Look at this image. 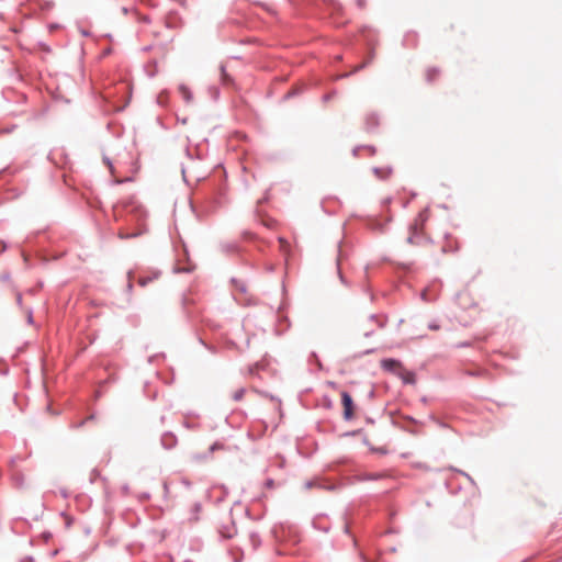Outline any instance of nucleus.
<instances>
[{"label": "nucleus", "mask_w": 562, "mask_h": 562, "mask_svg": "<svg viewBox=\"0 0 562 562\" xmlns=\"http://www.w3.org/2000/svg\"><path fill=\"white\" fill-rule=\"evenodd\" d=\"M179 92L187 102H190L192 100V93L187 86L180 85Z\"/></svg>", "instance_id": "6"}, {"label": "nucleus", "mask_w": 562, "mask_h": 562, "mask_svg": "<svg viewBox=\"0 0 562 562\" xmlns=\"http://www.w3.org/2000/svg\"><path fill=\"white\" fill-rule=\"evenodd\" d=\"M243 395H244V389H239L234 393L233 397H234V400L239 401L243 397Z\"/></svg>", "instance_id": "8"}, {"label": "nucleus", "mask_w": 562, "mask_h": 562, "mask_svg": "<svg viewBox=\"0 0 562 562\" xmlns=\"http://www.w3.org/2000/svg\"><path fill=\"white\" fill-rule=\"evenodd\" d=\"M159 273L158 272H155L153 273L151 276H147V277H144V276H140L138 279H137V283L142 286V288H145L147 286L149 283H153V282H156L158 279H159Z\"/></svg>", "instance_id": "5"}, {"label": "nucleus", "mask_w": 562, "mask_h": 562, "mask_svg": "<svg viewBox=\"0 0 562 562\" xmlns=\"http://www.w3.org/2000/svg\"><path fill=\"white\" fill-rule=\"evenodd\" d=\"M430 328H431V329H438V326H436V325H431V326H430Z\"/></svg>", "instance_id": "11"}, {"label": "nucleus", "mask_w": 562, "mask_h": 562, "mask_svg": "<svg viewBox=\"0 0 562 562\" xmlns=\"http://www.w3.org/2000/svg\"><path fill=\"white\" fill-rule=\"evenodd\" d=\"M381 366L383 369H385L390 372H393L396 375H397V372H400L401 369L403 368L402 363L394 359H384L381 361Z\"/></svg>", "instance_id": "3"}, {"label": "nucleus", "mask_w": 562, "mask_h": 562, "mask_svg": "<svg viewBox=\"0 0 562 562\" xmlns=\"http://www.w3.org/2000/svg\"><path fill=\"white\" fill-rule=\"evenodd\" d=\"M312 485H313L312 483H306V487H307V488H311V487H312Z\"/></svg>", "instance_id": "12"}, {"label": "nucleus", "mask_w": 562, "mask_h": 562, "mask_svg": "<svg viewBox=\"0 0 562 562\" xmlns=\"http://www.w3.org/2000/svg\"><path fill=\"white\" fill-rule=\"evenodd\" d=\"M105 162H106V165L109 166V168H110L111 172H112V173H114V169H113L112 164H111L108 159L105 160Z\"/></svg>", "instance_id": "9"}, {"label": "nucleus", "mask_w": 562, "mask_h": 562, "mask_svg": "<svg viewBox=\"0 0 562 562\" xmlns=\"http://www.w3.org/2000/svg\"><path fill=\"white\" fill-rule=\"evenodd\" d=\"M397 376H400L406 384H414L416 382L414 372L406 370L404 367L400 372H397Z\"/></svg>", "instance_id": "4"}, {"label": "nucleus", "mask_w": 562, "mask_h": 562, "mask_svg": "<svg viewBox=\"0 0 562 562\" xmlns=\"http://www.w3.org/2000/svg\"><path fill=\"white\" fill-rule=\"evenodd\" d=\"M427 218H428L427 211L419 213L418 218L415 221V223L412 227L413 234L408 237V241L411 244L415 243L414 238L416 237L417 232L423 229L422 226Z\"/></svg>", "instance_id": "2"}, {"label": "nucleus", "mask_w": 562, "mask_h": 562, "mask_svg": "<svg viewBox=\"0 0 562 562\" xmlns=\"http://www.w3.org/2000/svg\"><path fill=\"white\" fill-rule=\"evenodd\" d=\"M439 69L436 67H429L426 70V78L428 81H434L439 76Z\"/></svg>", "instance_id": "7"}, {"label": "nucleus", "mask_w": 562, "mask_h": 562, "mask_svg": "<svg viewBox=\"0 0 562 562\" xmlns=\"http://www.w3.org/2000/svg\"><path fill=\"white\" fill-rule=\"evenodd\" d=\"M128 204H132V202H128V203H127V202H125V201H122V202H121V205H122L123 207H126Z\"/></svg>", "instance_id": "10"}, {"label": "nucleus", "mask_w": 562, "mask_h": 562, "mask_svg": "<svg viewBox=\"0 0 562 562\" xmlns=\"http://www.w3.org/2000/svg\"><path fill=\"white\" fill-rule=\"evenodd\" d=\"M341 403L344 407V417L351 419L353 417V401L350 394L346 391L341 392Z\"/></svg>", "instance_id": "1"}]
</instances>
